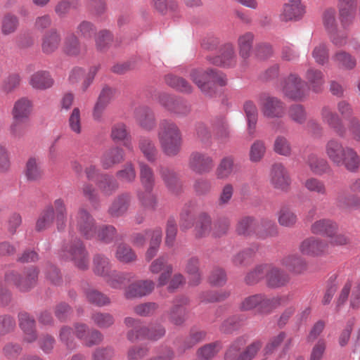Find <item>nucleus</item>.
Listing matches in <instances>:
<instances>
[{
    "label": "nucleus",
    "instance_id": "obj_1",
    "mask_svg": "<svg viewBox=\"0 0 360 360\" xmlns=\"http://www.w3.org/2000/svg\"><path fill=\"white\" fill-rule=\"evenodd\" d=\"M158 139L162 153L167 157L176 156L183 145L182 133L179 126L170 120H162L158 129Z\"/></svg>",
    "mask_w": 360,
    "mask_h": 360
},
{
    "label": "nucleus",
    "instance_id": "obj_2",
    "mask_svg": "<svg viewBox=\"0 0 360 360\" xmlns=\"http://www.w3.org/2000/svg\"><path fill=\"white\" fill-rule=\"evenodd\" d=\"M291 295L269 297L264 294L259 293L245 297L240 304L242 311L256 310L261 314H269L274 309L287 304Z\"/></svg>",
    "mask_w": 360,
    "mask_h": 360
},
{
    "label": "nucleus",
    "instance_id": "obj_3",
    "mask_svg": "<svg viewBox=\"0 0 360 360\" xmlns=\"http://www.w3.org/2000/svg\"><path fill=\"white\" fill-rule=\"evenodd\" d=\"M59 257L61 259L72 261L81 270H86L89 265V254L81 239L76 238L62 246Z\"/></svg>",
    "mask_w": 360,
    "mask_h": 360
},
{
    "label": "nucleus",
    "instance_id": "obj_4",
    "mask_svg": "<svg viewBox=\"0 0 360 360\" xmlns=\"http://www.w3.org/2000/svg\"><path fill=\"white\" fill-rule=\"evenodd\" d=\"M278 89L284 96L292 101H302L308 94L307 84L296 74L283 78Z\"/></svg>",
    "mask_w": 360,
    "mask_h": 360
},
{
    "label": "nucleus",
    "instance_id": "obj_5",
    "mask_svg": "<svg viewBox=\"0 0 360 360\" xmlns=\"http://www.w3.org/2000/svg\"><path fill=\"white\" fill-rule=\"evenodd\" d=\"M70 229H76L86 239H92L96 236V223L94 218L84 208L80 207L78 211L70 216Z\"/></svg>",
    "mask_w": 360,
    "mask_h": 360
},
{
    "label": "nucleus",
    "instance_id": "obj_6",
    "mask_svg": "<svg viewBox=\"0 0 360 360\" xmlns=\"http://www.w3.org/2000/svg\"><path fill=\"white\" fill-rule=\"evenodd\" d=\"M188 167L195 174L210 173L214 167L213 158L207 153L193 151L188 159Z\"/></svg>",
    "mask_w": 360,
    "mask_h": 360
},
{
    "label": "nucleus",
    "instance_id": "obj_7",
    "mask_svg": "<svg viewBox=\"0 0 360 360\" xmlns=\"http://www.w3.org/2000/svg\"><path fill=\"white\" fill-rule=\"evenodd\" d=\"M258 102L262 115L267 118H280L285 113L284 103L277 97L267 94L259 95Z\"/></svg>",
    "mask_w": 360,
    "mask_h": 360
},
{
    "label": "nucleus",
    "instance_id": "obj_8",
    "mask_svg": "<svg viewBox=\"0 0 360 360\" xmlns=\"http://www.w3.org/2000/svg\"><path fill=\"white\" fill-rule=\"evenodd\" d=\"M244 345L243 339L236 340L230 346L225 354V360H252L257 354L262 347L260 342H254L250 345L246 349L237 356L238 352Z\"/></svg>",
    "mask_w": 360,
    "mask_h": 360
},
{
    "label": "nucleus",
    "instance_id": "obj_9",
    "mask_svg": "<svg viewBox=\"0 0 360 360\" xmlns=\"http://www.w3.org/2000/svg\"><path fill=\"white\" fill-rule=\"evenodd\" d=\"M38 274V269L32 266L27 270L25 277H22L17 272L10 271L6 274L5 278L6 281L13 283L20 291L26 292L34 286Z\"/></svg>",
    "mask_w": 360,
    "mask_h": 360
},
{
    "label": "nucleus",
    "instance_id": "obj_10",
    "mask_svg": "<svg viewBox=\"0 0 360 360\" xmlns=\"http://www.w3.org/2000/svg\"><path fill=\"white\" fill-rule=\"evenodd\" d=\"M189 303V299L185 296L177 297L173 300L172 307L167 312L170 323L175 326H182L186 322Z\"/></svg>",
    "mask_w": 360,
    "mask_h": 360
},
{
    "label": "nucleus",
    "instance_id": "obj_11",
    "mask_svg": "<svg viewBox=\"0 0 360 360\" xmlns=\"http://www.w3.org/2000/svg\"><path fill=\"white\" fill-rule=\"evenodd\" d=\"M321 116L323 122L327 124L338 136L345 137L346 128L342 117L338 114L333 111L330 107L324 106L321 109Z\"/></svg>",
    "mask_w": 360,
    "mask_h": 360
},
{
    "label": "nucleus",
    "instance_id": "obj_12",
    "mask_svg": "<svg viewBox=\"0 0 360 360\" xmlns=\"http://www.w3.org/2000/svg\"><path fill=\"white\" fill-rule=\"evenodd\" d=\"M270 182L278 190L287 191L291 184V179L287 169L281 163L274 164L270 172Z\"/></svg>",
    "mask_w": 360,
    "mask_h": 360
},
{
    "label": "nucleus",
    "instance_id": "obj_13",
    "mask_svg": "<svg viewBox=\"0 0 360 360\" xmlns=\"http://www.w3.org/2000/svg\"><path fill=\"white\" fill-rule=\"evenodd\" d=\"M328 245L323 240L309 237L301 242L299 245L300 252L307 256L317 257L327 252Z\"/></svg>",
    "mask_w": 360,
    "mask_h": 360
},
{
    "label": "nucleus",
    "instance_id": "obj_14",
    "mask_svg": "<svg viewBox=\"0 0 360 360\" xmlns=\"http://www.w3.org/2000/svg\"><path fill=\"white\" fill-rule=\"evenodd\" d=\"M155 285V283L151 280H139L125 288L124 295L127 299L145 297L152 293Z\"/></svg>",
    "mask_w": 360,
    "mask_h": 360
},
{
    "label": "nucleus",
    "instance_id": "obj_15",
    "mask_svg": "<svg viewBox=\"0 0 360 360\" xmlns=\"http://www.w3.org/2000/svg\"><path fill=\"white\" fill-rule=\"evenodd\" d=\"M190 77L204 94L209 96L215 94V89L210 81V69L203 70L200 68H193L190 72Z\"/></svg>",
    "mask_w": 360,
    "mask_h": 360
},
{
    "label": "nucleus",
    "instance_id": "obj_16",
    "mask_svg": "<svg viewBox=\"0 0 360 360\" xmlns=\"http://www.w3.org/2000/svg\"><path fill=\"white\" fill-rule=\"evenodd\" d=\"M159 103L167 110L179 115H186L191 111V107L186 101L170 95H160Z\"/></svg>",
    "mask_w": 360,
    "mask_h": 360
},
{
    "label": "nucleus",
    "instance_id": "obj_17",
    "mask_svg": "<svg viewBox=\"0 0 360 360\" xmlns=\"http://www.w3.org/2000/svg\"><path fill=\"white\" fill-rule=\"evenodd\" d=\"M305 13V8L300 0H290L283 5L280 14V19L282 21H297L300 20Z\"/></svg>",
    "mask_w": 360,
    "mask_h": 360
},
{
    "label": "nucleus",
    "instance_id": "obj_18",
    "mask_svg": "<svg viewBox=\"0 0 360 360\" xmlns=\"http://www.w3.org/2000/svg\"><path fill=\"white\" fill-rule=\"evenodd\" d=\"M33 111V103L27 97L16 100L11 109L12 119L30 122Z\"/></svg>",
    "mask_w": 360,
    "mask_h": 360
},
{
    "label": "nucleus",
    "instance_id": "obj_19",
    "mask_svg": "<svg viewBox=\"0 0 360 360\" xmlns=\"http://www.w3.org/2000/svg\"><path fill=\"white\" fill-rule=\"evenodd\" d=\"M210 63L224 68H232L236 64V55L232 44H225L221 49L220 56L209 57Z\"/></svg>",
    "mask_w": 360,
    "mask_h": 360
},
{
    "label": "nucleus",
    "instance_id": "obj_20",
    "mask_svg": "<svg viewBox=\"0 0 360 360\" xmlns=\"http://www.w3.org/2000/svg\"><path fill=\"white\" fill-rule=\"evenodd\" d=\"M345 150L335 166L343 167L349 172H357L360 168V156L356 150L350 146H346Z\"/></svg>",
    "mask_w": 360,
    "mask_h": 360
},
{
    "label": "nucleus",
    "instance_id": "obj_21",
    "mask_svg": "<svg viewBox=\"0 0 360 360\" xmlns=\"http://www.w3.org/2000/svg\"><path fill=\"white\" fill-rule=\"evenodd\" d=\"M18 321L19 326L25 334L24 340L29 343L34 342L37 338L34 319L27 312H20Z\"/></svg>",
    "mask_w": 360,
    "mask_h": 360
},
{
    "label": "nucleus",
    "instance_id": "obj_22",
    "mask_svg": "<svg viewBox=\"0 0 360 360\" xmlns=\"http://www.w3.org/2000/svg\"><path fill=\"white\" fill-rule=\"evenodd\" d=\"M281 264L289 271L295 274H302L307 269L306 260L297 253L285 256L281 259Z\"/></svg>",
    "mask_w": 360,
    "mask_h": 360
},
{
    "label": "nucleus",
    "instance_id": "obj_23",
    "mask_svg": "<svg viewBox=\"0 0 360 360\" xmlns=\"http://www.w3.org/2000/svg\"><path fill=\"white\" fill-rule=\"evenodd\" d=\"M29 84L34 89L44 91L54 85V79L49 72L38 70L30 76Z\"/></svg>",
    "mask_w": 360,
    "mask_h": 360
},
{
    "label": "nucleus",
    "instance_id": "obj_24",
    "mask_svg": "<svg viewBox=\"0 0 360 360\" xmlns=\"http://www.w3.org/2000/svg\"><path fill=\"white\" fill-rule=\"evenodd\" d=\"M134 117L139 125L146 131H152L155 127V118L152 110L146 106H140L134 111Z\"/></svg>",
    "mask_w": 360,
    "mask_h": 360
},
{
    "label": "nucleus",
    "instance_id": "obj_25",
    "mask_svg": "<svg viewBox=\"0 0 360 360\" xmlns=\"http://www.w3.org/2000/svg\"><path fill=\"white\" fill-rule=\"evenodd\" d=\"M124 151L122 148L112 146L103 153L101 163L104 169H108L124 161Z\"/></svg>",
    "mask_w": 360,
    "mask_h": 360
},
{
    "label": "nucleus",
    "instance_id": "obj_26",
    "mask_svg": "<svg viewBox=\"0 0 360 360\" xmlns=\"http://www.w3.org/2000/svg\"><path fill=\"white\" fill-rule=\"evenodd\" d=\"M266 278L268 286L274 288L285 285L290 280L288 274L269 264Z\"/></svg>",
    "mask_w": 360,
    "mask_h": 360
},
{
    "label": "nucleus",
    "instance_id": "obj_27",
    "mask_svg": "<svg viewBox=\"0 0 360 360\" xmlns=\"http://www.w3.org/2000/svg\"><path fill=\"white\" fill-rule=\"evenodd\" d=\"M131 195L129 193H124L119 195L112 202L108 209V213L112 217H119L123 216L128 210L131 201Z\"/></svg>",
    "mask_w": 360,
    "mask_h": 360
},
{
    "label": "nucleus",
    "instance_id": "obj_28",
    "mask_svg": "<svg viewBox=\"0 0 360 360\" xmlns=\"http://www.w3.org/2000/svg\"><path fill=\"white\" fill-rule=\"evenodd\" d=\"M124 323L127 327L132 328L127 334V338L130 342H134L137 340L147 338L148 328L142 326L139 320L131 317H127L124 319Z\"/></svg>",
    "mask_w": 360,
    "mask_h": 360
},
{
    "label": "nucleus",
    "instance_id": "obj_29",
    "mask_svg": "<svg viewBox=\"0 0 360 360\" xmlns=\"http://www.w3.org/2000/svg\"><path fill=\"white\" fill-rule=\"evenodd\" d=\"M138 148L148 162H155L157 160L158 150L150 137L141 136L138 140Z\"/></svg>",
    "mask_w": 360,
    "mask_h": 360
},
{
    "label": "nucleus",
    "instance_id": "obj_30",
    "mask_svg": "<svg viewBox=\"0 0 360 360\" xmlns=\"http://www.w3.org/2000/svg\"><path fill=\"white\" fill-rule=\"evenodd\" d=\"M346 146L335 138L329 139L325 146V153L330 161L336 165L344 153L346 151Z\"/></svg>",
    "mask_w": 360,
    "mask_h": 360
},
{
    "label": "nucleus",
    "instance_id": "obj_31",
    "mask_svg": "<svg viewBox=\"0 0 360 360\" xmlns=\"http://www.w3.org/2000/svg\"><path fill=\"white\" fill-rule=\"evenodd\" d=\"M140 183L146 191H153L155 176L153 169L146 162H139Z\"/></svg>",
    "mask_w": 360,
    "mask_h": 360
},
{
    "label": "nucleus",
    "instance_id": "obj_32",
    "mask_svg": "<svg viewBox=\"0 0 360 360\" xmlns=\"http://www.w3.org/2000/svg\"><path fill=\"white\" fill-rule=\"evenodd\" d=\"M25 175L30 181H39L44 176V171L40 167L39 159L32 156L26 162Z\"/></svg>",
    "mask_w": 360,
    "mask_h": 360
},
{
    "label": "nucleus",
    "instance_id": "obj_33",
    "mask_svg": "<svg viewBox=\"0 0 360 360\" xmlns=\"http://www.w3.org/2000/svg\"><path fill=\"white\" fill-rule=\"evenodd\" d=\"M135 278V274L129 272H117L112 271L105 278L110 287L114 289H122L126 282H129Z\"/></svg>",
    "mask_w": 360,
    "mask_h": 360
},
{
    "label": "nucleus",
    "instance_id": "obj_34",
    "mask_svg": "<svg viewBox=\"0 0 360 360\" xmlns=\"http://www.w3.org/2000/svg\"><path fill=\"white\" fill-rule=\"evenodd\" d=\"M306 164L313 174L319 176L323 175L330 169L328 161L314 153H311L307 156Z\"/></svg>",
    "mask_w": 360,
    "mask_h": 360
},
{
    "label": "nucleus",
    "instance_id": "obj_35",
    "mask_svg": "<svg viewBox=\"0 0 360 360\" xmlns=\"http://www.w3.org/2000/svg\"><path fill=\"white\" fill-rule=\"evenodd\" d=\"M61 38L56 30H51L46 32L42 40V51L46 54L53 53L58 48Z\"/></svg>",
    "mask_w": 360,
    "mask_h": 360
},
{
    "label": "nucleus",
    "instance_id": "obj_36",
    "mask_svg": "<svg viewBox=\"0 0 360 360\" xmlns=\"http://www.w3.org/2000/svg\"><path fill=\"white\" fill-rule=\"evenodd\" d=\"M356 6V0H339L340 17L343 24L349 22L354 18Z\"/></svg>",
    "mask_w": 360,
    "mask_h": 360
},
{
    "label": "nucleus",
    "instance_id": "obj_37",
    "mask_svg": "<svg viewBox=\"0 0 360 360\" xmlns=\"http://www.w3.org/2000/svg\"><path fill=\"white\" fill-rule=\"evenodd\" d=\"M305 78L307 84L314 92H319L325 82L324 75L322 71L314 68H309L306 73Z\"/></svg>",
    "mask_w": 360,
    "mask_h": 360
},
{
    "label": "nucleus",
    "instance_id": "obj_38",
    "mask_svg": "<svg viewBox=\"0 0 360 360\" xmlns=\"http://www.w3.org/2000/svg\"><path fill=\"white\" fill-rule=\"evenodd\" d=\"M332 60L338 68L343 70H353L356 65L355 57L345 51L336 52L332 56Z\"/></svg>",
    "mask_w": 360,
    "mask_h": 360
},
{
    "label": "nucleus",
    "instance_id": "obj_39",
    "mask_svg": "<svg viewBox=\"0 0 360 360\" xmlns=\"http://www.w3.org/2000/svg\"><path fill=\"white\" fill-rule=\"evenodd\" d=\"M338 229L337 224L330 219H320L312 224L311 231L314 234H320L332 237V235Z\"/></svg>",
    "mask_w": 360,
    "mask_h": 360
},
{
    "label": "nucleus",
    "instance_id": "obj_40",
    "mask_svg": "<svg viewBox=\"0 0 360 360\" xmlns=\"http://www.w3.org/2000/svg\"><path fill=\"white\" fill-rule=\"evenodd\" d=\"M185 271L190 276V283L192 285H198L202 276L199 269V259L196 257L188 258L185 264Z\"/></svg>",
    "mask_w": 360,
    "mask_h": 360
},
{
    "label": "nucleus",
    "instance_id": "obj_41",
    "mask_svg": "<svg viewBox=\"0 0 360 360\" xmlns=\"http://www.w3.org/2000/svg\"><path fill=\"white\" fill-rule=\"evenodd\" d=\"M278 233V226L270 219H262L259 221L257 236L261 239L276 236Z\"/></svg>",
    "mask_w": 360,
    "mask_h": 360
},
{
    "label": "nucleus",
    "instance_id": "obj_42",
    "mask_svg": "<svg viewBox=\"0 0 360 360\" xmlns=\"http://www.w3.org/2000/svg\"><path fill=\"white\" fill-rule=\"evenodd\" d=\"M259 221L252 217H245L240 219L237 224L236 231L240 235H257Z\"/></svg>",
    "mask_w": 360,
    "mask_h": 360
},
{
    "label": "nucleus",
    "instance_id": "obj_43",
    "mask_svg": "<svg viewBox=\"0 0 360 360\" xmlns=\"http://www.w3.org/2000/svg\"><path fill=\"white\" fill-rule=\"evenodd\" d=\"M63 49L68 56H79L82 53V47L78 37L72 32L68 33L64 39Z\"/></svg>",
    "mask_w": 360,
    "mask_h": 360
},
{
    "label": "nucleus",
    "instance_id": "obj_44",
    "mask_svg": "<svg viewBox=\"0 0 360 360\" xmlns=\"http://www.w3.org/2000/svg\"><path fill=\"white\" fill-rule=\"evenodd\" d=\"M53 210H56L55 218L57 229L63 231L66 226L67 207L65 201L61 198L56 199L53 202Z\"/></svg>",
    "mask_w": 360,
    "mask_h": 360
},
{
    "label": "nucleus",
    "instance_id": "obj_45",
    "mask_svg": "<svg viewBox=\"0 0 360 360\" xmlns=\"http://www.w3.org/2000/svg\"><path fill=\"white\" fill-rule=\"evenodd\" d=\"M259 250V246L256 244L243 250L233 256L231 262L234 266H243L247 265L252 256Z\"/></svg>",
    "mask_w": 360,
    "mask_h": 360
},
{
    "label": "nucleus",
    "instance_id": "obj_46",
    "mask_svg": "<svg viewBox=\"0 0 360 360\" xmlns=\"http://www.w3.org/2000/svg\"><path fill=\"white\" fill-rule=\"evenodd\" d=\"M243 110L248 121L249 133L252 134L257 122V108L253 101H246L243 104Z\"/></svg>",
    "mask_w": 360,
    "mask_h": 360
},
{
    "label": "nucleus",
    "instance_id": "obj_47",
    "mask_svg": "<svg viewBox=\"0 0 360 360\" xmlns=\"http://www.w3.org/2000/svg\"><path fill=\"white\" fill-rule=\"evenodd\" d=\"M151 234L150 245L146 252V259L147 261H150L158 253L162 241V229L160 227H155Z\"/></svg>",
    "mask_w": 360,
    "mask_h": 360
},
{
    "label": "nucleus",
    "instance_id": "obj_48",
    "mask_svg": "<svg viewBox=\"0 0 360 360\" xmlns=\"http://www.w3.org/2000/svg\"><path fill=\"white\" fill-rule=\"evenodd\" d=\"M234 158L232 156H226L222 158L218 165L215 174L218 179L229 178L233 172Z\"/></svg>",
    "mask_w": 360,
    "mask_h": 360
},
{
    "label": "nucleus",
    "instance_id": "obj_49",
    "mask_svg": "<svg viewBox=\"0 0 360 360\" xmlns=\"http://www.w3.org/2000/svg\"><path fill=\"white\" fill-rule=\"evenodd\" d=\"M111 264L108 257L97 255L94 258V272L100 276L106 278L111 273Z\"/></svg>",
    "mask_w": 360,
    "mask_h": 360
},
{
    "label": "nucleus",
    "instance_id": "obj_50",
    "mask_svg": "<svg viewBox=\"0 0 360 360\" xmlns=\"http://www.w3.org/2000/svg\"><path fill=\"white\" fill-rule=\"evenodd\" d=\"M266 153V143L262 140H255L250 147L249 160L252 163L262 160Z\"/></svg>",
    "mask_w": 360,
    "mask_h": 360
},
{
    "label": "nucleus",
    "instance_id": "obj_51",
    "mask_svg": "<svg viewBox=\"0 0 360 360\" xmlns=\"http://www.w3.org/2000/svg\"><path fill=\"white\" fill-rule=\"evenodd\" d=\"M19 26L18 18L12 13L5 14L1 22V31L3 35H11L16 32Z\"/></svg>",
    "mask_w": 360,
    "mask_h": 360
},
{
    "label": "nucleus",
    "instance_id": "obj_52",
    "mask_svg": "<svg viewBox=\"0 0 360 360\" xmlns=\"http://www.w3.org/2000/svg\"><path fill=\"white\" fill-rule=\"evenodd\" d=\"M297 221L295 212L287 206L282 207L278 213V221L281 226L290 228L294 226Z\"/></svg>",
    "mask_w": 360,
    "mask_h": 360
},
{
    "label": "nucleus",
    "instance_id": "obj_53",
    "mask_svg": "<svg viewBox=\"0 0 360 360\" xmlns=\"http://www.w3.org/2000/svg\"><path fill=\"white\" fill-rule=\"evenodd\" d=\"M54 219L53 207L51 205L48 206L40 214L36 223V229L41 231L49 228L53 224Z\"/></svg>",
    "mask_w": 360,
    "mask_h": 360
},
{
    "label": "nucleus",
    "instance_id": "obj_54",
    "mask_svg": "<svg viewBox=\"0 0 360 360\" xmlns=\"http://www.w3.org/2000/svg\"><path fill=\"white\" fill-rule=\"evenodd\" d=\"M254 34L252 32H246L238 37V45L240 56L243 59H247L252 49Z\"/></svg>",
    "mask_w": 360,
    "mask_h": 360
},
{
    "label": "nucleus",
    "instance_id": "obj_55",
    "mask_svg": "<svg viewBox=\"0 0 360 360\" xmlns=\"http://www.w3.org/2000/svg\"><path fill=\"white\" fill-rule=\"evenodd\" d=\"M221 348L222 345L220 342L206 344L197 350L196 355L200 360H211Z\"/></svg>",
    "mask_w": 360,
    "mask_h": 360
},
{
    "label": "nucleus",
    "instance_id": "obj_56",
    "mask_svg": "<svg viewBox=\"0 0 360 360\" xmlns=\"http://www.w3.org/2000/svg\"><path fill=\"white\" fill-rule=\"evenodd\" d=\"M158 172L168 189L174 191L179 183L176 173L172 169L164 166H160Z\"/></svg>",
    "mask_w": 360,
    "mask_h": 360
},
{
    "label": "nucleus",
    "instance_id": "obj_57",
    "mask_svg": "<svg viewBox=\"0 0 360 360\" xmlns=\"http://www.w3.org/2000/svg\"><path fill=\"white\" fill-rule=\"evenodd\" d=\"M116 259L124 264L132 262L136 259V255L132 248L124 243H121L117 247L115 252Z\"/></svg>",
    "mask_w": 360,
    "mask_h": 360
},
{
    "label": "nucleus",
    "instance_id": "obj_58",
    "mask_svg": "<svg viewBox=\"0 0 360 360\" xmlns=\"http://www.w3.org/2000/svg\"><path fill=\"white\" fill-rule=\"evenodd\" d=\"M212 231V221L209 215L202 213L199 216L198 221L195 227V236L198 238L205 237Z\"/></svg>",
    "mask_w": 360,
    "mask_h": 360
},
{
    "label": "nucleus",
    "instance_id": "obj_59",
    "mask_svg": "<svg viewBox=\"0 0 360 360\" xmlns=\"http://www.w3.org/2000/svg\"><path fill=\"white\" fill-rule=\"evenodd\" d=\"M87 301L97 307H103L110 304V299L101 292L91 288L85 291Z\"/></svg>",
    "mask_w": 360,
    "mask_h": 360
},
{
    "label": "nucleus",
    "instance_id": "obj_60",
    "mask_svg": "<svg viewBox=\"0 0 360 360\" xmlns=\"http://www.w3.org/2000/svg\"><path fill=\"white\" fill-rule=\"evenodd\" d=\"M205 338L206 332L203 330L191 332L179 347L180 352L184 353L186 350L191 349L195 345L205 340Z\"/></svg>",
    "mask_w": 360,
    "mask_h": 360
},
{
    "label": "nucleus",
    "instance_id": "obj_61",
    "mask_svg": "<svg viewBox=\"0 0 360 360\" xmlns=\"http://www.w3.org/2000/svg\"><path fill=\"white\" fill-rule=\"evenodd\" d=\"M98 186L104 195H110L118 188L119 185L112 176L105 174L101 177Z\"/></svg>",
    "mask_w": 360,
    "mask_h": 360
},
{
    "label": "nucleus",
    "instance_id": "obj_62",
    "mask_svg": "<svg viewBox=\"0 0 360 360\" xmlns=\"http://www.w3.org/2000/svg\"><path fill=\"white\" fill-rule=\"evenodd\" d=\"M268 264H259L248 273L245 277V282L248 285L258 283L264 276L266 277Z\"/></svg>",
    "mask_w": 360,
    "mask_h": 360
},
{
    "label": "nucleus",
    "instance_id": "obj_63",
    "mask_svg": "<svg viewBox=\"0 0 360 360\" xmlns=\"http://www.w3.org/2000/svg\"><path fill=\"white\" fill-rule=\"evenodd\" d=\"M165 81L169 86L180 92L191 93L192 91L191 84L182 77L175 75H168Z\"/></svg>",
    "mask_w": 360,
    "mask_h": 360
},
{
    "label": "nucleus",
    "instance_id": "obj_64",
    "mask_svg": "<svg viewBox=\"0 0 360 360\" xmlns=\"http://www.w3.org/2000/svg\"><path fill=\"white\" fill-rule=\"evenodd\" d=\"M117 178L125 183H133L136 178V172L132 162H127L121 169L116 173Z\"/></svg>",
    "mask_w": 360,
    "mask_h": 360
}]
</instances>
